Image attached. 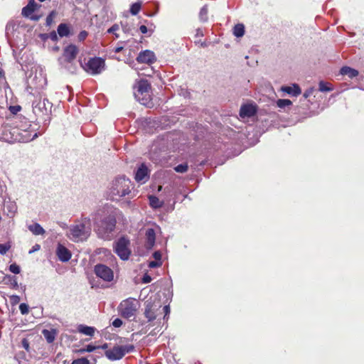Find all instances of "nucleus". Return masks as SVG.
Instances as JSON below:
<instances>
[{"instance_id":"obj_1","label":"nucleus","mask_w":364,"mask_h":364,"mask_svg":"<svg viewBox=\"0 0 364 364\" xmlns=\"http://www.w3.org/2000/svg\"><path fill=\"white\" fill-rule=\"evenodd\" d=\"M98 211L93 213L92 220L96 225V232L98 237L105 240H111L113 237V232L116 228V215L113 213L105 215L99 222L96 221Z\"/></svg>"},{"instance_id":"obj_2","label":"nucleus","mask_w":364,"mask_h":364,"mask_svg":"<svg viewBox=\"0 0 364 364\" xmlns=\"http://www.w3.org/2000/svg\"><path fill=\"white\" fill-rule=\"evenodd\" d=\"M90 233L91 219L82 216L80 221L68 228L66 236L74 242H80L86 240Z\"/></svg>"},{"instance_id":"obj_3","label":"nucleus","mask_w":364,"mask_h":364,"mask_svg":"<svg viewBox=\"0 0 364 364\" xmlns=\"http://www.w3.org/2000/svg\"><path fill=\"white\" fill-rule=\"evenodd\" d=\"M134 186L132 181L125 176L117 177L109 188L110 196L114 199L120 198L132 194Z\"/></svg>"},{"instance_id":"obj_4","label":"nucleus","mask_w":364,"mask_h":364,"mask_svg":"<svg viewBox=\"0 0 364 364\" xmlns=\"http://www.w3.org/2000/svg\"><path fill=\"white\" fill-rule=\"evenodd\" d=\"M135 99L141 105L150 107L152 105L151 97V85L147 80H140L134 86Z\"/></svg>"},{"instance_id":"obj_5","label":"nucleus","mask_w":364,"mask_h":364,"mask_svg":"<svg viewBox=\"0 0 364 364\" xmlns=\"http://www.w3.org/2000/svg\"><path fill=\"white\" fill-rule=\"evenodd\" d=\"M32 107L33 113L38 117L43 118L49 117L53 105L45 96L39 95L33 100Z\"/></svg>"},{"instance_id":"obj_6","label":"nucleus","mask_w":364,"mask_h":364,"mask_svg":"<svg viewBox=\"0 0 364 364\" xmlns=\"http://www.w3.org/2000/svg\"><path fill=\"white\" fill-rule=\"evenodd\" d=\"M139 307V303L134 298H128L123 300L118 306L120 315L127 319L134 318Z\"/></svg>"},{"instance_id":"obj_7","label":"nucleus","mask_w":364,"mask_h":364,"mask_svg":"<svg viewBox=\"0 0 364 364\" xmlns=\"http://www.w3.org/2000/svg\"><path fill=\"white\" fill-rule=\"evenodd\" d=\"M129 246V240L126 237H121L114 243V252L121 259L127 260L132 253Z\"/></svg>"},{"instance_id":"obj_8","label":"nucleus","mask_w":364,"mask_h":364,"mask_svg":"<svg viewBox=\"0 0 364 364\" xmlns=\"http://www.w3.org/2000/svg\"><path fill=\"white\" fill-rule=\"evenodd\" d=\"M23 31V26L14 21L8 23L6 27V35L8 39L15 43L21 41L24 36Z\"/></svg>"},{"instance_id":"obj_9","label":"nucleus","mask_w":364,"mask_h":364,"mask_svg":"<svg viewBox=\"0 0 364 364\" xmlns=\"http://www.w3.org/2000/svg\"><path fill=\"white\" fill-rule=\"evenodd\" d=\"M83 69L88 73L95 75L101 73L105 68V62L101 58H92L85 65Z\"/></svg>"},{"instance_id":"obj_10","label":"nucleus","mask_w":364,"mask_h":364,"mask_svg":"<svg viewBox=\"0 0 364 364\" xmlns=\"http://www.w3.org/2000/svg\"><path fill=\"white\" fill-rule=\"evenodd\" d=\"M145 311L144 316L147 318L148 321H152L156 318L159 315V311L161 307L160 302H152L150 300H147L145 302Z\"/></svg>"},{"instance_id":"obj_11","label":"nucleus","mask_w":364,"mask_h":364,"mask_svg":"<svg viewBox=\"0 0 364 364\" xmlns=\"http://www.w3.org/2000/svg\"><path fill=\"white\" fill-rule=\"evenodd\" d=\"M94 271L95 274L104 281L111 282L113 280V271L105 264H99L95 265Z\"/></svg>"},{"instance_id":"obj_12","label":"nucleus","mask_w":364,"mask_h":364,"mask_svg":"<svg viewBox=\"0 0 364 364\" xmlns=\"http://www.w3.org/2000/svg\"><path fill=\"white\" fill-rule=\"evenodd\" d=\"M134 178L137 183H145L149 179V170L145 164H141L136 171Z\"/></svg>"},{"instance_id":"obj_13","label":"nucleus","mask_w":364,"mask_h":364,"mask_svg":"<svg viewBox=\"0 0 364 364\" xmlns=\"http://www.w3.org/2000/svg\"><path fill=\"white\" fill-rule=\"evenodd\" d=\"M136 60L141 63L151 64L156 60V58L153 51L146 50L139 53Z\"/></svg>"},{"instance_id":"obj_14","label":"nucleus","mask_w":364,"mask_h":364,"mask_svg":"<svg viewBox=\"0 0 364 364\" xmlns=\"http://www.w3.org/2000/svg\"><path fill=\"white\" fill-rule=\"evenodd\" d=\"M105 355L110 360H117L124 357V351L121 346H117L105 352Z\"/></svg>"},{"instance_id":"obj_15","label":"nucleus","mask_w":364,"mask_h":364,"mask_svg":"<svg viewBox=\"0 0 364 364\" xmlns=\"http://www.w3.org/2000/svg\"><path fill=\"white\" fill-rule=\"evenodd\" d=\"M56 255L59 260L63 262L69 261L72 256L70 251L61 244H58L57 246Z\"/></svg>"},{"instance_id":"obj_16","label":"nucleus","mask_w":364,"mask_h":364,"mask_svg":"<svg viewBox=\"0 0 364 364\" xmlns=\"http://www.w3.org/2000/svg\"><path fill=\"white\" fill-rule=\"evenodd\" d=\"M78 53V48L76 46L70 44L66 46L63 50V56L68 62L73 61Z\"/></svg>"},{"instance_id":"obj_17","label":"nucleus","mask_w":364,"mask_h":364,"mask_svg":"<svg viewBox=\"0 0 364 364\" xmlns=\"http://www.w3.org/2000/svg\"><path fill=\"white\" fill-rule=\"evenodd\" d=\"M257 112L256 108L252 105H244L240 110V116L242 118L250 117L254 116Z\"/></svg>"},{"instance_id":"obj_18","label":"nucleus","mask_w":364,"mask_h":364,"mask_svg":"<svg viewBox=\"0 0 364 364\" xmlns=\"http://www.w3.org/2000/svg\"><path fill=\"white\" fill-rule=\"evenodd\" d=\"M281 90L294 97H297L301 92V90L297 84H293L291 86H283L281 87Z\"/></svg>"},{"instance_id":"obj_19","label":"nucleus","mask_w":364,"mask_h":364,"mask_svg":"<svg viewBox=\"0 0 364 364\" xmlns=\"http://www.w3.org/2000/svg\"><path fill=\"white\" fill-rule=\"evenodd\" d=\"M146 247L147 249H151L155 244L156 235L155 231L153 228H149L146 231Z\"/></svg>"},{"instance_id":"obj_20","label":"nucleus","mask_w":364,"mask_h":364,"mask_svg":"<svg viewBox=\"0 0 364 364\" xmlns=\"http://www.w3.org/2000/svg\"><path fill=\"white\" fill-rule=\"evenodd\" d=\"M37 4L34 0H30L28 5L23 8L22 15L26 17H29L33 12L36 10Z\"/></svg>"},{"instance_id":"obj_21","label":"nucleus","mask_w":364,"mask_h":364,"mask_svg":"<svg viewBox=\"0 0 364 364\" xmlns=\"http://www.w3.org/2000/svg\"><path fill=\"white\" fill-rule=\"evenodd\" d=\"M58 34L60 37H68L70 33V29L68 24L60 23L58 26Z\"/></svg>"},{"instance_id":"obj_22","label":"nucleus","mask_w":364,"mask_h":364,"mask_svg":"<svg viewBox=\"0 0 364 364\" xmlns=\"http://www.w3.org/2000/svg\"><path fill=\"white\" fill-rule=\"evenodd\" d=\"M341 74L353 78L358 75V71L350 67L344 66L341 69Z\"/></svg>"},{"instance_id":"obj_23","label":"nucleus","mask_w":364,"mask_h":364,"mask_svg":"<svg viewBox=\"0 0 364 364\" xmlns=\"http://www.w3.org/2000/svg\"><path fill=\"white\" fill-rule=\"evenodd\" d=\"M28 228L35 235H41L45 233V230L37 223L30 225Z\"/></svg>"},{"instance_id":"obj_24","label":"nucleus","mask_w":364,"mask_h":364,"mask_svg":"<svg viewBox=\"0 0 364 364\" xmlns=\"http://www.w3.org/2000/svg\"><path fill=\"white\" fill-rule=\"evenodd\" d=\"M78 331L86 336H92L95 333V328L94 327H90L85 325H80L78 326Z\"/></svg>"},{"instance_id":"obj_25","label":"nucleus","mask_w":364,"mask_h":364,"mask_svg":"<svg viewBox=\"0 0 364 364\" xmlns=\"http://www.w3.org/2000/svg\"><path fill=\"white\" fill-rule=\"evenodd\" d=\"M149 204L151 207L153 208H159L162 207L164 202L160 200L156 196H149Z\"/></svg>"},{"instance_id":"obj_26","label":"nucleus","mask_w":364,"mask_h":364,"mask_svg":"<svg viewBox=\"0 0 364 364\" xmlns=\"http://www.w3.org/2000/svg\"><path fill=\"white\" fill-rule=\"evenodd\" d=\"M277 107L281 109H285L292 105V102L288 99H279L276 102Z\"/></svg>"},{"instance_id":"obj_27","label":"nucleus","mask_w":364,"mask_h":364,"mask_svg":"<svg viewBox=\"0 0 364 364\" xmlns=\"http://www.w3.org/2000/svg\"><path fill=\"white\" fill-rule=\"evenodd\" d=\"M233 34L236 37H242L245 34V26L242 23H238L235 26L233 29Z\"/></svg>"},{"instance_id":"obj_28","label":"nucleus","mask_w":364,"mask_h":364,"mask_svg":"<svg viewBox=\"0 0 364 364\" xmlns=\"http://www.w3.org/2000/svg\"><path fill=\"white\" fill-rule=\"evenodd\" d=\"M333 90V87L330 83L320 81L318 83V90L321 92H330Z\"/></svg>"},{"instance_id":"obj_29","label":"nucleus","mask_w":364,"mask_h":364,"mask_svg":"<svg viewBox=\"0 0 364 364\" xmlns=\"http://www.w3.org/2000/svg\"><path fill=\"white\" fill-rule=\"evenodd\" d=\"M43 334L48 343H52L55 339V333L48 330H43Z\"/></svg>"},{"instance_id":"obj_30","label":"nucleus","mask_w":364,"mask_h":364,"mask_svg":"<svg viewBox=\"0 0 364 364\" xmlns=\"http://www.w3.org/2000/svg\"><path fill=\"white\" fill-rule=\"evenodd\" d=\"M141 9V3L140 2H136L134 3L130 8V13L132 15H136Z\"/></svg>"},{"instance_id":"obj_31","label":"nucleus","mask_w":364,"mask_h":364,"mask_svg":"<svg viewBox=\"0 0 364 364\" xmlns=\"http://www.w3.org/2000/svg\"><path fill=\"white\" fill-rule=\"evenodd\" d=\"M207 14H208V8H207V6L205 5L204 6H203L200 11L199 17H200V20L203 21H206L208 19Z\"/></svg>"},{"instance_id":"obj_32","label":"nucleus","mask_w":364,"mask_h":364,"mask_svg":"<svg viewBox=\"0 0 364 364\" xmlns=\"http://www.w3.org/2000/svg\"><path fill=\"white\" fill-rule=\"evenodd\" d=\"M188 165L186 164H181L176 166L174 170L178 173H185L188 171Z\"/></svg>"},{"instance_id":"obj_33","label":"nucleus","mask_w":364,"mask_h":364,"mask_svg":"<svg viewBox=\"0 0 364 364\" xmlns=\"http://www.w3.org/2000/svg\"><path fill=\"white\" fill-rule=\"evenodd\" d=\"M11 245L9 242L0 244V254L5 255L11 248Z\"/></svg>"},{"instance_id":"obj_34","label":"nucleus","mask_w":364,"mask_h":364,"mask_svg":"<svg viewBox=\"0 0 364 364\" xmlns=\"http://www.w3.org/2000/svg\"><path fill=\"white\" fill-rule=\"evenodd\" d=\"M56 15V13L55 11H52L49 14L48 16L46 17V26H50L53 22V18H55Z\"/></svg>"},{"instance_id":"obj_35","label":"nucleus","mask_w":364,"mask_h":364,"mask_svg":"<svg viewBox=\"0 0 364 364\" xmlns=\"http://www.w3.org/2000/svg\"><path fill=\"white\" fill-rule=\"evenodd\" d=\"M9 271L14 274H19L21 272V268L20 267L16 264V263H13L11 264H10L9 267Z\"/></svg>"},{"instance_id":"obj_36","label":"nucleus","mask_w":364,"mask_h":364,"mask_svg":"<svg viewBox=\"0 0 364 364\" xmlns=\"http://www.w3.org/2000/svg\"><path fill=\"white\" fill-rule=\"evenodd\" d=\"M19 310L23 315H26L29 311V306L25 303H22L19 305Z\"/></svg>"},{"instance_id":"obj_37","label":"nucleus","mask_w":364,"mask_h":364,"mask_svg":"<svg viewBox=\"0 0 364 364\" xmlns=\"http://www.w3.org/2000/svg\"><path fill=\"white\" fill-rule=\"evenodd\" d=\"M71 364H91L90 360L86 358H80L74 360Z\"/></svg>"},{"instance_id":"obj_38","label":"nucleus","mask_w":364,"mask_h":364,"mask_svg":"<svg viewBox=\"0 0 364 364\" xmlns=\"http://www.w3.org/2000/svg\"><path fill=\"white\" fill-rule=\"evenodd\" d=\"M119 28V26L117 24H114L112 27H110L107 30V33H113L114 34L115 37L118 38L119 37V34L116 33L117 31H118Z\"/></svg>"},{"instance_id":"obj_39","label":"nucleus","mask_w":364,"mask_h":364,"mask_svg":"<svg viewBox=\"0 0 364 364\" xmlns=\"http://www.w3.org/2000/svg\"><path fill=\"white\" fill-rule=\"evenodd\" d=\"M121 347L122 348V351H124V355L126 353L133 351L134 349V347L132 345L121 346Z\"/></svg>"},{"instance_id":"obj_40","label":"nucleus","mask_w":364,"mask_h":364,"mask_svg":"<svg viewBox=\"0 0 364 364\" xmlns=\"http://www.w3.org/2000/svg\"><path fill=\"white\" fill-rule=\"evenodd\" d=\"M9 277L10 278L11 285L12 288L15 289H18V284L16 277H11V276H9Z\"/></svg>"},{"instance_id":"obj_41","label":"nucleus","mask_w":364,"mask_h":364,"mask_svg":"<svg viewBox=\"0 0 364 364\" xmlns=\"http://www.w3.org/2000/svg\"><path fill=\"white\" fill-rule=\"evenodd\" d=\"M37 137H38L37 133H35L33 136H31L30 134L26 133V136H25V139H23V141H30L35 139Z\"/></svg>"},{"instance_id":"obj_42","label":"nucleus","mask_w":364,"mask_h":364,"mask_svg":"<svg viewBox=\"0 0 364 364\" xmlns=\"http://www.w3.org/2000/svg\"><path fill=\"white\" fill-rule=\"evenodd\" d=\"M49 38L53 41L56 42L58 41V34L55 31H52L49 33Z\"/></svg>"},{"instance_id":"obj_43","label":"nucleus","mask_w":364,"mask_h":364,"mask_svg":"<svg viewBox=\"0 0 364 364\" xmlns=\"http://www.w3.org/2000/svg\"><path fill=\"white\" fill-rule=\"evenodd\" d=\"M161 264H162V262L161 261H157V260L151 261L149 262V267L150 268L159 267L161 265Z\"/></svg>"},{"instance_id":"obj_44","label":"nucleus","mask_w":364,"mask_h":364,"mask_svg":"<svg viewBox=\"0 0 364 364\" xmlns=\"http://www.w3.org/2000/svg\"><path fill=\"white\" fill-rule=\"evenodd\" d=\"M88 35V33L86 31H82L78 34V40L80 41H84Z\"/></svg>"},{"instance_id":"obj_45","label":"nucleus","mask_w":364,"mask_h":364,"mask_svg":"<svg viewBox=\"0 0 364 364\" xmlns=\"http://www.w3.org/2000/svg\"><path fill=\"white\" fill-rule=\"evenodd\" d=\"M122 325V321L120 318H115L112 321V326L115 328H119Z\"/></svg>"},{"instance_id":"obj_46","label":"nucleus","mask_w":364,"mask_h":364,"mask_svg":"<svg viewBox=\"0 0 364 364\" xmlns=\"http://www.w3.org/2000/svg\"><path fill=\"white\" fill-rule=\"evenodd\" d=\"M99 347L92 346V345H87L85 346V350L87 352H93L95 349L98 348Z\"/></svg>"},{"instance_id":"obj_47","label":"nucleus","mask_w":364,"mask_h":364,"mask_svg":"<svg viewBox=\"0 0 364 364\" xmlns=\"http://www.w3.org/2000/svg\"><path fill=\"white\" fill-rule=\"evenodd\" d=\"M151 277L149 275H148V274L144 275V277L142 278V282L144 284H148V283L151 282Z\"/></svg>"},{"instance_id":"obj_48","label":"nucleus","mask_w":364,"mask_h":364,"mask_svg":"<svg viewBox=\"0 0 364 364\" xmlns=\"http://www.w3.org/2000/svg\"><path fill=\"white\" fill-rule=\"evenodd\" d=\"M313 92H314L313 87H311L309 90H306L305 92L304 93V98L309 97L313 93Z\"/></svg>"},{"instance_id":"obj_49","label":"nucleus","mask_w":364,"mask_h":364,"mask_svg":"<svg viewBox=\"0 0 364 364\" xmlns=\"http://www.w3.org/2000/svg\"><path fill=\"white\" fill-rule=\"evenodd\" d=\"M153 257L155 259V260H157V261H161V254L160 252L159 251H156L154 254H153Z\"/></svg>"},{"instance_id":"obj_50","label":"nucleus","mask_w":364,"mask_h":364,"mask_svg":"<svg viewBox=\"0 0 364 364\" xmlns=\"http://www.w3.org/2000/svg\"><path fill=\"white\" fill-rule=\"evenodd\" d=\"M41 249V245L38 244H36L34 246H33L32 249L29 250L28 253L32 254L34 252H36Z\"/></svg>"},{"instance_id":"obj_51","label":"nucleus","mask_w":364,"mask_h":364,"mask_svg":"<svg viewBox=\"0 0 364 364\" xmlns=\"http://www.w3.org/2000/svg\"><path fill=\"white\" fill-rule=\"evenodd\" d=\"M11 301H12L13 303H14V304H17V303H18V302H19V301H20V297H19L18 296H17V295H12V296H11Z\"/></svg>"},{"instance_id":"obj_52","label":"nucleus","mask_w":364,"mask_h":364,"mask_svg":"<svg viewBox=\"0 0 364 364\" xmlns=\"http://www.w3.org/2000/svg\"><path fill=\"white\" fill-rule=\"evenodd\" d=\"M22 346L26 350H28L29 343L26 339L24 338L22 340Z\"/></svg>"},{"instance_id":"obj_53","label":"nucleus","mask_w":364,"mask_h":364,"mask_svg":"<svg viewBox=\"0 0 364 364\" xmlns=\"http://www.w3.org/2000/svg\"><path fill=\"white\" fill-rule=\"evenodd\" d=\"M139 31L143 34H145V33H146L148 32V29H147L146 26H144V25H141L139 27Z\"/></svg>"},{"instance_id":"obj_54","label":"nucleus","mask_w":364,"mask_h":364,"mask_svg":"<svg viewBox=\"0 0 364 364\" xmlns=\"http://www.w3.org/2000/svg\"><path fill=\"white\" fill-rule=\"evenodd\" d=\"M163 310L165 312V316L164 317H166V315H168L170 312V309H169V306H164L163 308Z\"/></svg>"},{"instance_id":"obj_55","label":"nucleus","mask_w":364,"mask_h":364,"mask_svg":"<svg viewBox=\"0 0 364 364\" xmlns=\"http://www.w3.org/2000/svg\"><path fill=\"white\" fill-rule=\"evenodd\" d=\"M122 50H123V47L122 46H117V47L114 48V51L116 53H120Z\"/></svg>"},{"instance_id":"obj_56","label":"nucleus","mask_w":364,"mask_h":364,"mask_svg":"<svg viewBox=\"0 0 364 364\" xmlns=\"http://www.w3.org/2000/svg\"><path fill=\"white\" fill-rule=\"evenodd\" d=\"M30 18L33 21H37L40 19V16L33 15L30 17Z\"/></svg>"},{"instance_id":"obj_57","label":"nucleus","mask_w":364,"mask_h":364,"mask_svg":"<svg viewBox=\"0 0 364 364\" xmlns=\"http://www.w3.org/2000/svg\"><path fill=\"white\" fill-rule=\"evenodd\" d=\"M11 109H12V112H14V111H16V110H19L20 109V107H11Z\"/></svg>"},{"instance_id":"obj_58","label":"nucleus","mask_w":364,"mask_h":364,"mask_svg":"<svg viewBox=\"0 0 364 364\" xmlns=\"http://www.w3.org/2000/svg\"><path fill=\"white\" fill-rule=\"evenodd\" d=\"M78 352H79V353H85V352H87V351L85 350V348H80V349L78 350Z\"/></svg>"},{"instance_id":"obj_59","label":"nucleus","mask_w":364,"mask_h":364,"mask_svg":"<svg viewBox=\"0 0 364 364\" xmlns=\"http://www.w3.org/2000/svg\"><path fill=\"white\" fill-rule=\"evenodd\" d=\"M122 27H123V30L124 31V32H128L129 31V29L127 28V26H124L122 24Z\"/></svg>"},{"instance_id":"obj_60","label":"nucleus","mask_w":364,"mask_h":364,"mask_svg":"<svg viewBox=\"0 0 364 364\" xmlns=\"http://www.w3.org/2000/svg\"><path fill=\"white\" fill-rule=\"evenodd\" d=\"M107 347V344H105L102 346V348H106Z\"/></svg>"},{"instance_id":"obj_61","label":"nucleus","mask_w":364,"mask_h":364,"mask_svg":"<svg viewBox=\"0 0 364 364\" xmlns=\"http://www.w3.org/2000/svg\"><path fill=\"white\" fill-rule=\"evenodd\" d=\"M198 35H201V36H203V33H200L199 30H198Z\"/></svg>"},{"instance_id":"obj_62","label":"nucleus","mask_w":364,"mask_h":364,"mask_svg":"<svg viewBox=\"0 0 364 364\" xmlns=\"http://www.w3.org/2000/svg\"><path fill=\"white\" fill-rule=\"evenodd\" d=\"M46 122H47V119H45V124L46 123ZM49 122H50V119H48V123H49Z\"/></svg>"}]
</instances>
